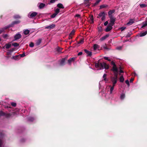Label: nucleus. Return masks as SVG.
Returning a JSON list of instances; mask_svg holds the SVG:
<instances>
[{"mask_svg":"<svg viewBox=\"0 0 147 147\" xmlns=\"http://www.w3.org/2000/svg\"><path fill=\"white\" fill-rule=\"evenodd\" d=\"M5 108H7L9 111V113H4L2 111H0V118L3 116H5L7 118H10L13 117L14 116L17 115V113L15 112L13 110H12V108L8 106L5 107Z\"/></svg>","mask_w":147,"mask_h":147,"instance_id":"obj_1","label":"nucleus"},{"mask_svg":"<svg viewBox=\"0 0 147 147\" xmlns=\"http://www.w3.org/2000/svg\"><path fill=\"white\" fill-rule=\"evenodd\" d=\"M95 66L96 68H98L99 69H108L109 68V65L104 62L96 63L95 64Z\"/></svg>","mask_w":147,"mask_h":147,"instance_id":"obj_2","label":"nucleus"},{"mask_svg":"<svg viewBox=\"0 0 147 147\" xmlns=\"http://www.w3.org/2000/svg\"><path fill=\"white\" fill-rule=\"evenodd\" d=\"M114 76L111 78V81L112 85L115 86L117 82L118 74L117 73L114 74Z\"/></svg>","mask_w":147,"mask_h":147,"instance_id":"obj_3","label":"nucleus"},{"mask_svg":"<svg viewBox=\"0 0 147 147\" xmlns=\"http://www.w3.org/2000/svg\"><path fill=\"white\" fill-rule=\"evenodd\" d=\"M37 14V13L35 12H30L28 15V17L29 18H32L35 17Z\"/></svg>","mask_w":147,"mask_h":147,"instance_id":"obj_4","label":"nucleus"},{"mask_svg":"<svg viewBox=\"0 0 147 147\" xmlns=\"http://www.w3.org/2000/svg\"><path fill=\"white\" fill-rule=\"evenodd\" d=\"M20 22V21L19 20L15 21L12 22L11 24L7 26L8 27V28L13 27L15 24H18Z\"/></svg>","mask_w":147,"mask_h":147,"instance_id":"obj_5","label":"nucleus"},{"mask_svg":"<svg viewBox=\"0 0 147 147\" xmlns=\"http://www.w3.org/2000/svg\"><path fill=\"white\" fill-rule=\"evenodd\" d=\"M110 19V23L109 24L114 25L116 20V18L113 16L109 17Z\"/></svg>","mask_w":147,"mask_h":147,"instance_id":"obj_6","label":"nucleus"},{"mask_svg":"<svg viewBox=\"0 0 147 147\" xmlns=\"http://www.w3.org/2000/svg\"><path fill=\"white\" fill-rule=\"evenodd\" d=\"M113 25H111V24H109L108 25L107 28L105 30V31L106 32H108L110 31L113 28Z\"/></svg>","mask_w":147,"mask_h":147,"instance_id":"obj_7","label":"nucleus"},{"mask_svg":"<svg viewBox=\"0 0 147 147\" xmlns=\"http://www.w3.org/2000/svg\"><path fill=\"white\" fill-rule=\"evenodd\" d=\"M4 134L2 132L0 131V147L2 146L3 144L2 138Z\"/></svg>","mask_w":147,"mask_h":147,"instance_id":"obj_8","label":"nucleus"},{"mask_svg":"<svg viewBox=\"0 0 147 147\" xmlns=\"http://www.w3.org/2000/svg\"><path fill=\"white\" fill-rule=\"evenodd\" d=\"M111 70L113 71L114 74L115 73H117L118 74V69L116 65L113 66Z\"/></svg>","mask_w":147,"mask_h":147,"instance_id":"obj_9","label":"nucleus"},{"mask_svg":"<svg viewBox=\"0 0 147 147\" xmlns=\"http://www.w3.org/2000/svg\"><path fill=\"white\" fill-rule=\"evenodd\" d=\"M21 37V35L20 34L19 32L17 33L14 36V38L15 39L14 40H17L18 39H20Z\"/></svg>","mask_w":147,"mask_h":147,"instance_id":"obj_10","label":"nucleus"},{"mask_svg":"<svg viewBox=\"0 0 147 147\" xmlns=\"http://www.w3.org/2000/svg\"><path fill=\"white\" fill-rule=\"evenodd\" d=\"M55 27V24H52L49 26L45 27V28L49 30H51L54 28Z\"/></svg>","mask_w":147,"mask_h":147,"instance_id":"obj_11","label":"nucleus"},{"mask_svg":"<svg viewBox=\"0 0 147 147\" xmlns=\"http://www.w3.org/2000/svg\"><path fill=\"white\" fill-rule=\"evenodd\" d=\"M38 7L40 9L43 8L45 5V3H38Z\"/></svg>","mask_w":147,"mask_h":147,"instance_id":"obj_12","label":"nucleus"},{"mask_svg":"<svg viewBox=\"0 0 147 147\" xmlns=\"http://www.w3.org/2000/svg\"><path fill=\"white\" fill-rule=\"evenodd\" d=\"M115 11V10L114 9L110 10L108 12L109 17L113 16L112 15V14L113 13H114Z\"/></svg>","mask_w":147,"mask_h":147,"instance_id":"obj_13","label":"nucleus"},{"mask_svg":"<svg viewBox=\"0 0 147 147\" xmlns=\"http://www.w3.org/2000/svg\"><path fill=\"white\" fill-rule=\"evenodd\" d=\"M76 59L75 57H72L71 58H70L68 60V64L69 65H70L71 62L74 61Z\"/></svg>","mask_w":147,"mask_h":147,"instance_id":"obj_14","label":"nucleus"},{"mask_svg":"<svg viewBox=\"0 0 147 147\" xmlns=\"http://www.w3.org/2000/svg\"><path fill=\"white\" fill-rule=\"evenodd\" d=\"M84 51L86 53L87 56H91L92 52L91 51H88L86 49L84 50Z\"/></svg>","mask_w":147,"mask_h":147,"instance_id":"obj_15","label":"nucleus"},{"mask_svg":"<svg viewBox=\"0 0 147 147\" xmlns=\"http://www.w3.org/2000/svg\"><path fill=\"white\" fill-rule=\"evenodd\" d=\"M13 49H11L9 50L7 53V55L8 56L7 57H9L11 55L12 52L13 51Z\"/></svg>","mask_w":147,"mask_h":147,"instance_id":"obj_16","label":"nucleus"},{"mask_svg":"<svg viewBox=\"0 0 147 147\" xmlns=\"http://www.w3.org/2000/svg\"><path fill=\"white\" fill-rule=\"evenodd\" d=\"M36 119L35 118H34L32 117H29L28 118V120L29 121L32 122L35 120Z\"/></svg>","mask_w":147,"mask_h":147,"instance_id":"obj_17","label":"nucleus"},{"mask_svg":"<svg viewBox=\"0 0 147 147\" xmlns=\"http://www.w3.org/2000/svg\"><path fill=\"white\" fill-rule=\"evenodd\" d=\"M11 44L9 43L6 44L4 47L3 48L4 49L5 48L6 49H9L11 47Z\"/></svg>","mask_w":147,"mask_h":147,"instance_id":"obj_18","label":"nucleus"},{"mask_svg":"<svg viewBox=\"0 0 147 147\" xmlns=\"http://www.w3.org/2000/svg\"><path fill=\"white\" fill-rule=\"evenodd\" d=\"M8 28H9L7 26L5 27L4 28L0 29V34H1L2 32H4L5 30Z\"/></svg>","mask_w":147,"mask_h":147,"instance_id":"obj_19","label":"nucleus"},{"mask_svg":"<svg viewBox=\"0 0 147 147\" xmlns=\"http://www.w3.org/2000/svg\"><path fill=\"white\" fill-rule=\"evenodd\" d=\"M12 58L16 60H18L20 59V55L13 56Z\"/></svg>","mask_w":147,"mask_h":147,"instance_id":"obj_20","label":"nucleus"},{"mask_svg":"<svg viewBox=\"0 0 147 147\" xmlns=\"http://www.w3.org/2000/svg\"><path fill=\"white\" fill-rule=\"evenodd\" d=\"M65 58H63L60 61V65H64V64H65Z\"/></svg>","mask_w":147,"mask_h":147,"instance_id":"obj_21","label":"nucleus"},{"mask_svg":"<svg viewBox=\"0 0 147 147\" xmlns=\"http://www.w3.org/2000/svg\"><path fill=\"white\" fill-rule=\"evenodd\" d=\"M115 86L112 85V86L110 85L109 87L110 88V93L111 94L114 90V87Z\"/></svg>","mask_w":147,"mask_h":147,"instance_id":"obj_22","label":"nucleus"},{"mask_svg":"<svg viewBox=\"0 0 147 147\" xmlns=\"http://www.w3.org/2000/svg\"><path fill=\"white\" fill-rule=\"evenodd\" d=\"M109 36V35L107 34L105 35V36H103L101 38L100 40V41H102L105 40Z\"/></svg>","mask_w":147,"mask_h":147,"instance_id":"obj_23","label":"nucleus"},{"mask_svg":"<svg viewBox=\"0 0 147 147\" xmlns=\"http://www.w3.org/2000/svg\"><path fill=\"white\" fill-rule=\"evenodd\" d=\"M42 39L41 38L37 40L36 41L35 44L36 46L40 45Z\"/></svg>","mask_w":147,"mask_h":147,"instance_id":"obj_24","label":"nucleus"},{"mask_svg":"<svg viewBox=\"0 0 147 147\" xmlns=\"http://www.w3.org/2000/svg\"><path fill=\"white\" fill-rule=\"evenodd\" d=\"M57 6L59 8L64 9V7L62 4L61 3L58 4Z\"/></svg>","mask_w":147,"mask_h":147,"instance_id":"obj_25","label":"nucleus"},{"mask_svg":"<svg viewBox=\"0 0 147 147\" xmlns=\"http://www.w3.org/2000/svg\"><path fill=\"white\" fill-rule=\"evenodd\" d=\"M125 93H122L121 94L120 97V99L121 100H123L125 98Z\"/></svg>","mask_w":147,"mask_h":147,"instance_id":"obj_26","label":"nucleus"},{"mask_svg":"<svg viewBox=\"0 0 147 147\" xmlns=\"http://www.w3.org/2000/svg\"><path fill=\"white\" fill-rule=\"evenodd\" d=\"M134 22V20L131 19L130 20L129 22L127 23V25H132Z\"/></svg>","mask_w":147,"mask_h":147,"instance_id":"obj_27","label":"nucleus"},{"mask_svg":"<svg viewBox=\"0 0 147 147\" xmlns=\"http://www.w3.org/2000/svg\"><path fill=\"white\" fill-rule=\"evenodd\" d=\"M147 34V31H146L143 32H141L140 33V36L142 37L146 35Z\"/></svg>","mask_w":147,"mask_h":147,"instance_id":"obj_28","label":"nucleus"},{"mask_svg":"<svg viewBox=\"0 0 147 147\" xmlns=\"http://www.w3.org/2000/svg\"><path fill=\"white\" fill-rule=\"evenodd\" d=\"M99 48V46L97 44H94L93 46V49L94 50H96Z\"/></svg>","mask_w":147,"mask_h":147,"instance_id":"obj_29","label":"nucleus"},{"mask_svg":"<svg viewBox=\"0 0 147 147\" xmlns=\"http://www.w3.org/2000/svg\"><path fill=\"white\" fill-rule=\"evenodd\" d=\"M142 26L141 27L142 28H143L147 26V23L146 22H144L142 23Z\"/></svg>","mask_w":147,"mask_h":147,"instance_id":"obj_30","label":"nucleus"},{"mask_svg":"<svg viewBox=\"0 0 147 147\" xmlns=\"http://www.w3.org/2000/svg\"><path fill=\"white\" fill-rule=\"evenodd\" d=\"M105 16V13L104 12H101L98 14L99 17H103Z\"/></svg>","mask_w":147,"mask_h":147,"instance_id":"obj_31","label":"nucleus"},{"mask_svg":"<svg viewBox=\"0 0 147 147\" xmlns=\"http://www.w3.org/2000/svg\"><path fill=\"white\" fill-rule=\"evenodd\" d=\"M30 32V30H26L24 31V33L25 35H27Z\"/></svg>","mask_w":147,"mask_h":147,"instance_id":"obj_32","label":"nucleus"},{"mask_svg":"<svg viewBox=\"0 0 147 147\" xmlns=\"http://www.w3.org/2000/svg\"><path fill=\"white\" fill-rule=\"evenodd\" d=\"M124 79L123 76H120L119 78V81L120 82H122L124 81Z\"/></svg>","mask_w":147,"mask_h":147,"instance_id":"obj_33","label":"nucleus"},{"mask_svg":"<svg viewBox=\"0 0 147 147\" xmlns=\"http://www.w3.org/2000/svg\"><path fill=\"white\" fill-rule=\"evenodd\" d=\"M55 13L57 15L60 12V9L59 8H57L55 10Z\"/></svg>","mask_w":147,"mask_h":147,"instance_id":"obj_34","label":"nucleus"},{"mask_svg":"<svg viewBox=\"0 0 147 147\" xmlns=\"http://www.w3.org/2000/svg\"><path fill=\"white\" fill-rule=\"evenodd\" d=\"M62 49V48H61L59 47L57 48L56 49V50L59 52H61Z\"/></svg>","mask_w":147,"mask_h":147,"instance_id":"obj_35","label":"nucleus"},{"mask_svg":"<svg viewBox=\"0 0 147 147\" xmlns=\"http://www.w3.org/2000/svg\"><path fill=\"white\" fill-rule=\"evenodd\" d=\"M108 7V5H102L100 6V9H102L103 8L107 7Z\"/></svg>","mask_w":147,"mask_h":147,"instance_id":"obj_36","label":"nucleus"},{"mask_svg":"<svg viewBox=\"0 0 147 147\" xmlns=\"http://www.w3.org/2000/svg\"><path fill=\"white\" fill-rule=\"evenodd\" d=\"M2 36L5 39L8 38L9 37V36L7 34H3Z\"/></svg>","mask_w":147,"mask_h":147,"instance_id":"obj_37","label":"nucleus"},{"mask_svg":"<svg viewBox=\"0 0 147 147\" xmlns=\"http://www.w3.org/2000/svg\"><path fill=\"white\" fill-rule=\"evenodd\" d=\"M13 17L15 19L20 18H21V17L18 15H16L14 16Z\"/></svg>","mask_w":147,"mask_h":147,"instance_id":"obj_38","label":"nucleus"},{"mask_svg":"<svg viewBox=\"0 0 147 147\" xmlns=\"http://www.w3.org/2000/svg\"><path fill=\"white\" fill-rule=\"evenodd\" d=\"M140 6L142 8H144L146 7L147 5L144 4H142L140 5Z\"/></svg>","mask_w":147,"mask_h":147,"instance_id":"obj_39","label":"nucleus"},{"mask_svg":"<svg viewBox=\"0 0 147 147\" xmlns=\"http://www.w3.org/2000/svg\"><path fill=\"white\" fill-rule=\"evenodd\" d=\"M12 45L14 47H17L19 45V44L16 42H14L12 43Z\"/></svg>","mask_w":147,"mask_h":147,"instance_id":"obj_40","label":"nucleus"},{"mask_svg":"<svg viewBox=\"0 0 147 147\" xmlns=\"http://www.w3.org/2000/svg\"><path fill=\"white\" fill-rule=\"evenodd\" d=\"M84 42V39L81 40L79 42H78V44H82Z\"/></svg>","mask_w":147,"mask_h":147,"instance_id":"obj_41","label":"nucleus"},{"mask_svg":"<svg viewBox=\"0 0 147 147\" xmlns=\"http://www.w3.org/2000/svg\"><path fill=\"white\" fill-rule=\"evenodd\" d=\"M102 0H96V2L94 3V5H96L98 4Z\"/></svg>","mask_w":147,"mask_h":147,"instance_id":"obj_42","label":"nucleus"},{"mask_svg":"<svg viewBox=\"0 0 147 147\" xmlns=\"http://www.w3.org/2000/svg\"><path fill=\"white\" fill-rule=\"evenodd\" d=\"M57 15L55 13H54L53 14H52L51 16V17L52 18H54Z\"/></svg>","mask_w":147,"mask_h":147,"instance_id":"obj_43","label":"nucleus"},{"mask_svg":"<svg viewBox=\"0 0 147 147\" xmlns=\"http://www.w3.org/2000/svg\"><path fill=\"white\" fill-rule=\"evenodd\" d=\"M29 46L30 47H33L34 46V44L33 43L31 42L29 44Z\"/></svg>","mask_w":147,"mask_h":147,"instance_id":"obj_44","label":"nucleus"},{"mask_svg":"<svg viewBox=\"0 0 147 147\" xmlns=\"http://www.w3.org/2000/svg\"><path fill=\"white\" fill-rule=\"evenodd\" d=\"M104 58L106 60H107L108 61H111V59H109V57H104Z\"/></svg>","mask_w":147,"mask_h":147,"instance_id":"obj_45","label":"nucleus"},{"mask_svg":"<svg viewBox=\"0 0 147 147\" xmlns=\"http://www.w3.org/2000/svg\"><path fill=\"white\" fill-rule=\"evenodd\" d=\"M11 105L13 106V107H15L16 106V103L15 102H12L11 103Z\"/></svg>","mask_w":147,"mask_h":147,"instance_id":"obj_46","label":"nucleus"},{"mask_svg":"<svg viewBox=\"0 0 147 147\" xmlns=\"http://www.w3.org/2000/svg\"><path fill=\"white\" fill-rule=\"evenodd\" d=\"M75 32V30H73L70 33V35H74Z\"/></svg>","mask_w":147,"mask_h":147,"instance_id":"obj_47","label":"nucleus"},{"mask_svg":"<svg viewBox=\"0 0 147 147\" xmlns=\"http://www.w3.org/2000/svg\"><path fill=\"white\" fill-rule=\"evenodd\" d=\"M107 76V75L106 74H104L103 76V78L104 79V80H105V81H106V77Z\"/></svg>","mask_w":147,"mask_h":147,"instance_id":"obj_48","label":"nucleus"},{"mask_svg":"<svg viewBox=\"0 0 147 147\" xmlns=\"http://www.w3.org/2000/svg\"><path fill=\"white\" fill-rule=\"evenodd\" d=\"M126 28V27H122L120 28V29L121 30V31H123Z\"/></svg>","mask_w":147,"mask_h":147,"instance_id":"obj_49","label":"nucleus"},{"mask_svg":"<svg viewBox=\"0 0 147 147\" xmlns=\"http://www.w3.org/2000/svg\"><path fill=\"white\" fill-rule=\"evenodd\" d=\"M20 58L21 57H23L25 56V54L24 53H23L21 54H20Z\"/></svg>","mask_w":147,"mask_h":147,"instance_id":"obj_50","label":"nucleus"},{"mask_svg":"<svg viewBox=\"0 0 147 147\" xmlns=\"http://www.w3.org/2000/svg\"><path fill=\"white\" fill-rule=\"evenodd\" d=\"M103 48L104 49L106 50H109V48H108L107 46H104L103 47Z\"/></svg>","mask_w":147,"mask_h":147,"instance_id":"obj_51","label":"nucleus"},{"mask_svg":"<svg viewBox=\"0 0 147 147\" xmlns=\"http://www.w3.org/2000/svg\"><path fill=\"white\" fill-rule=\"evenodd\" d=\"M125 83L128 85V86H129V81L128 80H127L125 81Z\"/></svg>","mask_w":147,"mask_h":147,"instance_id":"obj_52","label":"nucleus"},{"mask_svg":"<svg viewBox=\"0 0 147 147\" xmlns=\"http://www.w3.org/2000/svg\"><path fill=\"white\" fill-rule=\"evenodd\" d=\"M111 64H112V65H113V66H115L116 65V64H115V62H113V61H112L111 62Z\"/></svg>","mask_w":147,"mask_h":147,"instance_id":"obj_53","label":"nucleus"},{"mask_svg":"<svg viewBox=\"0 0 147 147\" xmlns=\"http://www.w3.org/2000/svg\"><path fill=\"white\" fill-rule=\"evenodd\" d=\"M108 24V22L107 21H106L104 23V25L105 26H107Z\"/></svg>","mask_w":147,"mask_h":147,"instance_id":"obj_54","label":"nucleus"},{"mask_svg":"<svg viewBox=\"0 0 147 147\" xmlns=\"http://www.w3.org/2000/svg\"><path fill=\"white\" fill-rule=\"evenodd\" d=\"M75 17H78V18H80V15L79 14H77L75 16Z\"/></svg>","mask_w":147,"mask_h":147,"instance_id":"obj_55","label":"nucleus"},{"mask_svg":"<svg viewBox=\"0 0 147 147\" xmlns=\"http://www.w3.org/2000/svg\"><path fill=\"white\" fill-rule=\"evenodd\" d=\"M82 52H79L78 53V56H80V55H82Z\"/></svg>","mask_w":147,"mask_h":147,"instance_id":"obj_56","label":"nucleus"},{"mask_svg":"<svg viewBox=\"0 0 147 147\" xmlns=\"http://www.w3.org/2000/svg\"><path fill=\"white\" fill-rule=\"evenodd\" d=\"M56 0H51L50 1V3H54Z\"/></svg>","mask_w":147,"mask_h":147,"instance_id":"obj_57","label":"nucleus"},{"mask_svg":"<svg viewBox=\"0 0 147 147\" xmlns=\"http://www.w3.org/2000/svg\"><path fill=\"white\" fill-rule=\"evenodd\" d=\"M122 47H118L117 48V49L118 50H121V49Z\"/></svg>","mask_w":147,"mask_h":147,"instance_id":"obj_58","label":"nucleus"},{"mask_svg":"<svg viewBox=\"0 0 147 147\" xmlns=\"http://www.w3.org/2000/svg\"><path fill=\"white\" fill-rule=\"evenodd\" d=\"M90 19L91 20H92V22H93V16H92L90 17Z\"/></svg>","mask_w":147,"mask_h":147,"instance_id":"obj_59","label":"nucleus"},{"mask_svg":"<svg viewBox=\"0 0 147 147\" xmlns=\"http://www.w3.org/2000/svg\"><path fill=\"white\" fill-rule=\"evenodd\" d=\"M102 17V18H101V20H104L105 19V16H103Z\"/></svg>","mask_w":147,"mask_h":147,"instance_id":"obj_60","label":"nucleus"},{"mask_svg":"<svg viewBox=\"0 0 147 147\" xmlns=\"http://www.w3.org/2000/svg\"><path fill=\"white\" fill-rule=\"evenodd\" d=\"M134 80V78H131L130 80V82H133V81Z\"/></svg>","mask_w":147,"mask_h":147,"instance_id":"obj_61","label":"nucleus"},{"mask_svg":"<svg viewBox=\"0 0 147 147\" xmlns=\"http://www.w3.org/2000/svg\"><path fill=\"white\" fill-rule=\"evenodd\" d=\"M25 139H22L21 140V142H24L25 141Z\"/></svg>","mask_w":147,"mask_h":147,"instance_id":"obj_62","label":"nucleus"},{"mask_svg":"<svg viewBox=\"0 0 147 147\" xmlns=\"http://www.w3.org/2000/svg\"><path fill=\"white\" fill-rule=\"evenodd\" d=\"M123 71H122V70H120V73H123Z\"/></svg>","mask_w":147,"mask_h":147,"instance_id":"obj_63","label":"nucleus"},{"mask_svg":"<svg viewBox=\"0 0 147 147\" xmlns=\"http://www.w3.org/2000/svg\"><path fill=\"white\" fill-rule=\"evenodd\" d=\"M134 76H137V74L136 73H134Z\"/></svg>","mask_w":147,"mask_h":147,"instance_id":"obj_64","label":"nucleus"}]
</instances>
